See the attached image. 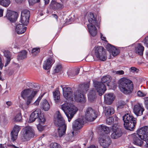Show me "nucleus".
I'll use <instances>...</instances> for the list:
<instances>
[{"label":"nucleus","mask_w":148,"mask_h":148,"mask_svg":"<svg viewBox=\"0 0 148 148\" xmlns=\"http://www.w3.org/2000/svg\"><path fill=\"white\" fill-rule=\"evenodd\" d=\"M137 70V69L134 67H132L130 68V71L132 73H134Z\"/></svg>","instance_id":"obj_53"},{"label":"nucleus","mask_w":148,"mask_h":148,"mask_svg":"<svg viewBox=\"0 0 148 148\" xmlns=\"http://www.w3.org/2000/svg\"><path fill=\"white\" fill-rule=\"evenodd\" d=\"M23 137L24 138L28 140L30 138L34 137V133L33 130L29 127H26L23 130Z\"/></svg>","instance_id":"obj_14"},{"label":"nucleus","mask_w":148,"mask_h":148,"mask_svg":"<svg viewBox=\"0 0 148 148\" xmlns=\"http://www.w3.org/2000/svg\"><path fill=\"white\" fill-rule=\"evenodd\" d=\"M114 121V118L112 117H109L107 118L106 122L109 125H112Z\"/></svg>","instance_id":"obj_42"},{"label":"nucleus","mask_w":148,"mask_h":148,"mask_svg":"<svg viewBox=\"0 0 148 148\" xmlns=\"http://www.w3.org/2000/svg\"><path fill=\"white\" fill-rule=\"evenodd\" d=\"M38 92L37 90H34L30 88L24 89L22 91L21 93V96L24 99L27 98L26 103L27 106L29 105L32 102Z\"/></svg>","instance_id":"obj_8"},{"label":"nucleus","mask_w":148,"mask_h":148,"mask_svg":"<svg viewBox=\"0 0 148 148\" xmlns=\"http://www.w3.org/2000/svg\"><path fill=\"white\" fill-rule=\"evenodd\" d=\"M30 12L29 11L27 10H24L21 12V15L25 16L27 18H29Z\"/></svg>","instance_id":"obj_37"},{"label":"nucleus","mask_w":148,"mask_h":148,"mask_svg":"<svg viewBox=\"0 0 148 148\" xmlns=\"http://www.w3.org/2000/svg\"><path fill=\"white\" fill-rule=\"evenodd\" d=\"M40 107L45 111H47L50 108V105L47 100L45 99L41 102Z\"/></svg>","instance_id":"obj_25"},{"label":"nucleus","mask_w":148,"mask_h":148,"mask_svg":"<svg viewBox=\"0 0 148 148\" xmlns=\"http://www.w3.org/2000/svg\"><path fill=\"white\" fill-rule=\"evenodd\" d=\"M111 77L109 75H107L103 77L101 79V82L108 86H109V84L111 82Z\"/></svg>","instance_id":"obj_30"},{"label":"nucleus","mask_w":148,"mask_h":148,"mask_svg":"<svg viewBox=\"0 0 148 148\" xmlns=\"http://www.w3.org/2000/svg\"><path fill=\"white\" fill-rule=\"evenodd\" d=\"M144 50V47L141 44L139 43L135 47V51L136 53L140 55H143Z\"/></svg>","instance_id":"obj_26"},{"label":"nucleus","mask_w":148,"mask_h":148,"mask_svg":"<svg viewBox=\"0 0 148 148\" xmlns=\"http://www.w3.org/2000/svg\"><path fill=\"white\" fill-rule=\"evenodd\" d=\"M101 132H104L106 134H108L109 133L110 130L109 128L106 126L101 125Z\"/></svg>","instance_id":"obj_39"},{"label":"nucleus","mask_w":148,"mask_h":148,"mask_svg":"<svg viewBox=\"0 0 148 148\" xmlns=\"http://www.w3.org/2000/svg\"><path fill=\"white\" fill-rule=\"evenodd\" d=\"M114 97L112 93L106 94L104 96V101L108 105L111 104L114 100Z\"/></svg>","instance_id":"obj_22"},{"label":"nucleus","mask_w":148,"mask_h":148,"mask_svg":"<svg viewBox=\"0 0 148 148\" xmlns=\"http://www.w3.org/2000/svg\"><path fill=\"white\" fill-rule=\"evenodd\" d=\"M94 86L99 95H102L106 90L105 84L100 82H94Z\"/></svg>","instance_id":"obj_11"},{"label":"nucleus","mask_w":148,"mask_h":148,"mask_svg":"<svg viewBox=\"0 0 148 148\" xmlns=\"http://www.w3.org/2000/svg\"><path fill=\"white\" fill-rule=\"evenodd\" d=\"M105 111L106 115L107 117L109 116L110 115L113 114L114 113V108L110 106L106 107Z\"/></svg>","instance_id":"obj_32"},{"label":"nucleus","mask_w":148,"mask_h":148,"mask_svg":"<svg viewBox=\"0 0 148 148\" xmlns=\"http://www.w3.org/2000/svg\"><path fill=\"white\" fill-rule=\"evenodd\" d=\"M23 24H19L16 26L15 30L18 34H21L26 31L27 27L24 26Z\"/></svg>","instance_id":"obj_24"},{"label":"nucleus","mask_w":148,"mask_h":148,"mask_svg":"<svg viewBox=\"0 0 148 148\" xmlns=\"http://www.w3.org/2000/svg\"><path fill=\"white\" fill-rule=\"evenodd\" d=\"M6 104L8 106H10L12 105V103L10 101H7L6 102Z\"/></svg>","instance_id":"obj_58"},{"label":"nucleus","mask_w":148,"mask_h":148,"mask_svg":"<svg viewBox=\"0 0 148 148\" xmlns=\"http://www.w3.org/2000/svg\"><path fill=\"white\" fill-rule=\"evenodd\" d=\"M45 1V4H48L49 1V0H44Z\"/></svg>","instance_id":"obj_62"},{"label":"nucleus","mask_w":148,"mask_h":148,"mask_svg":"<svg viewBox=\"0 0 148 148\" xmlns=\"http://www.w3.org/2000/svg\"><path fill=\"white\" fill-rule=\"evenodd\" d=\"M144 42L146 46L148 47V36L145 38L144 40Z\"/></svg>","instance_id":"obj_50"},{"label":"nucleus","mask_w":148,"mask_h":148,"mask_svg":"<svg viewBox=\"0 0 148 148\" xmlns=\"http://www.w3.org/2000/svg\"><path fill=\"white\" fill-rule=\"evenodd\" d=\"M62 69V66L61 65L59 64L56 66V68L54 70L55 73H58Z\"/></svg>","instance_id":"obj_45"},{"label":"nucleus","mask_w":148,"mask_h":148,"mask_svg":"<svg viewBox=\"0 0 148 148\" xmlns=\"http://www.w3.org/2000/svg\"><path fill=\"white\" fill-rule=\"evenodd\" d=\"M22 117L21 113L17 114L13 119L14 121L16 122H18L20 121L22 119Z\"/></svg>","instance_id":"obj_41"},{"label":"nucleus","mask_w":148,"mask_h":148,"mask_svg":"<svg viewBox=\"0 0 148 148\" xmlns=\"http://www.w3.org/2000/svg\"><path fill=\"white\" fill-rule=\"evenodd\" d=\"M59 128L58 129V133L55 132L54 135L56 137H61L65 134L66 130V125H61L60 126H57Z\"/></svg>","instance_id":"obj_19"},{"label":"nucleus","mask_w":148,"mask_h":148,"mask_svg":"<svg viewBox=\"0 0 148 148\" xmlns=\"http://www.w3.org/2000/svg\"><path fill=\"white\" fill-rule=\"evenodd\" d=\"M1 72L0 71V80L1 81H3L4 80V79H3L2 77L1 74Z\"/></svg>","instance_id":"obj_63"},{"label":"nucleus","mask_w":148,"mask_h":148,"mask_svg":"<svg viewBox=\"0 0 148 148\" xmlns=\"http://www.w3.org/2000/svg\"><path fill=\"white\" fill-rule=\"evenodd\" d=\"M53 95L54 100L56 103H58L60 102V93L59 91L58 90H56L53 92Z\"/></svg>","instance_id":"obj_29"},{"label":"nucleus","mask_w":148,"mask_h":148,"mask_svg":"<svg viewBox=\"0 0 148 148\" xmlns=\"http://www.w3.org/2000/svg\"><path fill=\"white\" fill-rule=\"evenodd\" d=\"M20 129V127L18 125H16L14 127L11 132V139L12 141H14L16 139Z\"/></svg>","instance_id":"obj_21"},{"label":"nucleus","mask_w":148,"mask_h":148,"mask_svg":"<svg viewBox=\"0 0 148 148\" xmlns=\"http://www.w3.org/2000/svg\"><path fill=\"white\" fill-rule=\"evenodd\" d=\"M37 128L40 131H41L43 130V128L42 126L40 124H39L37 125Z\"/></svg>","instance_id":"obj_49"},{"label":"nucleus","mask_w":148,"mask_h":148,"mask_svg":"<svg viewBox=\"0 0 148 148\" xmlns=\"http://www.w3.org/2000/svg\"><path fill=\"white\" fill-rule=\"evenodd\" d=\"M100 145L102 146L109 145L111 142V140L109 136L106 134L101 135L99 138Z\"/></svg>","instance_id":"obj_13"},{"label":"nucleus","mask_w":148,"mask_h":148,"mask_svg":"<svg viewBox=\"0 0 148 148\" xmlns=\"http://www.w3.org/2000/svg\"><path fill=\"white\" fill-rule=\"evenodd\" d=\"M95 92L94 90H92L89 92L88 95V99L91 101H93L96 98Z\"/></svg>","instance_id":"obj_35"},{"label":"nucleus","mask_w":148,"mask_h":148,"mask_svg":"<svg viewBox=\"0 0 148 148\" xmlns=\"http://www.w3.org/2000/svg\"><path fill=\"white\" fill-rule=\"evenodd\" d=\"M124 125L126 129L130 131L133 130L136 124V119L130 114L127 113L123 117Z\"/></svg>","instance_id":"obj_6"},{"label":"nucleus","mask_w":148,"mask_h":148,"mask_svg":"<svg viewBox=\"0 0 148 148\" xmlns=\"http://www.w3.org/2000/svg\"><path fill=\"white\" fill-rule=\"evenodd\" d=\"M95 14L90 13L88 15V19L89 24L87 27L90 35L93 37L95 36L97 33L96 27H98V23L96 18Z\"/></svg>","instance_id":"obj_3"},{"label":"nucleus","mask_w":148,"mask_h":148,"mask_svg":"<svg viewBox=\"0 0 148 148\" xmlns=\"http://www.w3.org/2000/svg\"><path fill=\"white\" fill-rule=\"evenodd\" d=\"M125 103L123 101H120L118 102L117 104V108L121 109L123 108L125 105Z\"/></svg>","instance_id":"obj_40"},{"label":"nucleus","mask_w":148,"mask_h":148,"mask_svg":"<svg viewBox=\"0 0 148 148\" xmlns=\"http://www.w3.org/2000/svg\"><path fill=\"white\" fill-rule=\"evenodd\" d=\"M145 103L146 105V108L148 110V99L145 100Z\"/></svg>","instance_id":"obj_56"},{"label":"nucleus","mask_w":148,"mask_h":148,"mask_svg":"<svg viewBox=\"0 0 148 148\" xmlns=\"http://www.w3.org/2000/svg\"><path fill=\"white\" fill-rule=\"evenodd\" d=\"M79 69H77L75 71V73H73V72H72V73H71V74H70V73H68V75H70V76L73 77L75 75H77L79 72Z\"/></svg>","instance_id":"obj_46"},{"label":"nucleus","mask_w":148,"mask_h":148,"mask_svg":"<svg viewBox=\"0 0 148 148\" xmlns=\"http://www.w3.org/2000/svg\"><path fill=\"white\" fill-rule=\"evenodd\" d=\"M51 148H60L61 146L56 143H52L50 145Z\"/></svg>","instance_id":"obj_44"},{"label":"nucleus","mask_w":148,"mask_h":148,"mask_svg":"<svg viewBox=\"0 0 148 148\" xmlns=\"http://www.w3.org/2000/svg\"><path fill=\"white\" fill-rule=\"evenodd\" d=\"M119 88L123 93L128 94L131 93L133 89V84L130 79L122 78L119 80Z\"/></svg>","instance_id":"obj_4"},{"label":"nucleus","mask_w":148,"mask_h":148,"mask_svg":"<svg viewBox=\"0 0 148 148\" xmlns=\"http://www.w3.org/2000/svg\"><path fill=\"white\" fill-rule=\"evenodd\" d=\"M112 132L110 136L112 139H117L122 136V131L121 129L118 128L116 125L115 124L112 126Z\"/></svg>","instance_id":"obj_12"},{"label":"nucleus","mask_w":148,"mask_h":148,"mask_svg":"<svg viewBox=\"0 0 148 148\" xmlns=\"http://www.w3.org/2000/svg\"><path fill=\"white\" fill-rule=\"evenodd\" d=\"M144 110V109L142 104L138 103L134 106L133 111L134 113L137 115H141Z\"/></svg>","instance_id":"obj_18"},{"label":"nucleus","mask_w":148,"mask_h":148,"mask_svg":"<svg viewBox=\"0 0 148 148\" xmlns=\"http://www.w3.org/2000/svg\"><path fill=\"white\" fill-rule=\"evenodd\" d=\"M106 49L107 50L112 53V55L114 56H116L119 53V50L111 45H108Z\"/></svg>","instance_id":"obj_23"},{"label":"nucleus","mask_w":148,"mask_h":148,"mask_svg":"<svg viewBox=\"0 0 148 148\" xmlns=\"http://www.w3.org/2000/svg\"><path fill=\"white\" fill-rule=\"evenodd\" d=\"M40 52V49L39 48H34L32 50V54L33 56H35L38 55Z\"/></svg>","instance_id":"obj_38"},{"label":"nucleus","mask_w":148,"mask_h":148,"mask_svg":"<svg viewBox=\"0 0 148 148\" xmlns=\"http://www.w3.org/2000/svg\"><path fill=\"white\" fill-rule=\"evenodd\" d=\"M55 62V60L52 57H50L45 61L43 65V68L45 70H48L50 69L52 65Z\"/></svg>","instance_id":"obj_20"},{"label":"nucleus","mask_w":148,"mask_h":148,"mask_svg":"<svg viewBox=\"0 0 148 148\" xmlns=\"http://www.w3.org/2000/svg\"><path fill=\"white\" fill-rule=\"evenodd\" d=\"M44 94H43L39 96L35 102H34L33 103L34 105L35 106H38L39 104L40 100L44 96Z\"/></svg>","instance_id":"obj_43"},{"label":"nucleus","mask_w":148,"mask_h":148,"mask_svg":"<svg viewBox=\"0 0 148 148\" xmlns=\"http://www.w3.org/2000/svg\"><path fill=\"white\" fill-rule=\"evenodd\" d=\"M6 17L9 20L12 22H15L18 17V14L16 12L10 10H8Z\"/></svg>","instance_id":"obj_17"},{"label":"nucleus","mask_w":148,"mask_h":148,"mask_svg":"<svg viewBox=\"0 0 148 148\" xmlns=\"http://www.w3.org/2000/svg\"><path fill=\"white\" fill-rule=\"evenodd\" d=\"M29 18L21 15L20 22L24 25H27L29 22Z\"/></svg>","instance_id":"obj_34"},{"label":"nucleus","mask_w":148,"mask_h":148,"mask_svg":"<svg viewBox=\"0 0 148 148\" xmlns=\"http://www.w3.org/2000/svg\"><path fill=\"white\" fill-rule=\"evenodd\" d=\"M101 39L107 42L106 40V38L105 37H104L103 36V35L101 33Z\"/></svg>","instance_id":"obj_54"},{"label":"nucleus","mask_w":148,"mask_h":148,"mask_svg":"<svg viewBox=\"0 0 148 148\" xmlns=\"http://www.w3.org/2000/svg\"><path fill=\"white\" fill-rule=\"evenodd\" d=\"M3 65L2 64V62H1V57H0V70L2 69V68L3 67Z\"/></svg>","instance_id":"obj_55"},{"label":"nucleus","mask_w":148,"mask_h":148,"mask_svg":"<svg viewBox=\"0 0 148 148\" xmlns=\"http://www.w3.org/2000/svg\"><path fill=\"white\" fill-rule=\"evenodd\" d=\"M7 146L9 148H19L13 145H7Z\"/></svg>","instance_id":"obj_52"},{"label":"nucleus","mask_w":148,"mask_h":148,"mask_svg":"<svg viewBox=\"0 0 148 148\" xmlns=\"http://www.w3.org/2000/svg\"><path fill=\"white\" fill-rule=\"evenodd\" d=\"M4 56L6 58L5 66H7L10 63L11 57V55L10 52L8 50H5L3 52Z\"/></svg>","instance_id":"obj_28"},{"label":"nucleus","mask_w":148,"mask_h":148,"mask_svg":"<svg viewBox=\"0 0 148 148\" xmlns=\"http://www.w3.org/2000/svg\"><path fill=\"white\" fill-rule=\"evenodd\" d=\"M29 2H31L33 3H38L40 1V0H29Z\"/></svg>","instance_id":"obj_51"},{"label":"nucleus","mask_w":148,"mask_h":148,"mask_svg":"<svg viewBox=\"0 0 148 148\" xmlns=\"http://www.w3.org/2000/svg\"><path fill=\"white\" fill-rule=\"evenodd\" d=\"M84 122L81 119H78L75 120L73 123L72 128L73 131L72 132L73 135H74V131H76L81 128L83 125Z\"/></svg>","instance_id":"obj_15"},{"label":"nucleus","mask_w":148,"mask_h":148,"mask_svg":"<svg viewBox=\"0 0 148 148\" xmlns=\"http://www.w3.org/2000/svg\"><path fill=\"white\" fill-rule=\"evenodd\" d=\"M105 49L101 46H96L91 52V54L99 60L104 61L107 59Z\"/></svg>","instance_id":"obj_7"},{"label":"nucleus","mask_w":148,"mask_h":148,"mask_svg":"<svg viewBox=\"0 0 148 148\" xmlns=\"http://www.w3.org/2000/svg\"><path fill=\"white\" fill-rule=\"evenodd\" d=\"M11 3L10 0H1L0 5L4 7H8Z\"/></svg>","instance_id":"obj_36"},{"label":"nucleus","mask_w":148,"mask_h":148,"mask_svg":"<svg viewBox=\"0 0 148 148\" xmlns=\"http://www.w3.org/2000/svg\"><path fill=\"white\" fill-rule=\"evenodd\" d=\"M97 116L96 111L92 108H88L85 112V118L87 121L91 122L95 120Z\"/></svg>","instance_id":"obj_10"},{"label":"nucleus","mask_w":148,"mask_h":148,"mask_svg":"<svg viewBox=\"0 0 148 148\" xmlns=\"http://www.w3.org/2000/svg\"><path fill=\"white\" fill-rule=\"evenodd\" d=\"M51 7L53 9H60L63 8L62 4L52 0L50 4Z\"/></svg>","instance_id":"obj_27"},{"label":"nucleus","mask_w":148,"mask_h":148,"mask_svg":"<svg viewBox=\"0 0 148 148\" xmlns=\"http://www.w3.org/2000/svg\"><path fill=\"white\" fill-rule=\"evenodd\" d=\"M27 52L25 50H23L21 51L18 56V60H22L27 58Z\"/></svg>","instance_id":"obj_33"},{"label":"nucleus","mask_w":148,"mask_h":148,"mask_svg":"<svg viewBox=\"0 0 148 148\" xmlns=\"http://www.w3.org/2000/svg\"><path fill=\"white\" fill-rule=\"evenodd\" d=\"M15 1L17 3H19L22 2L24 0H15Z\"/></svg>","instance_id":"obj_61"},{"label":"nucleus","mask_w":148,"mask_h":148,"mask_svg":"<svg viewBox=\"0 0 148 148\" xmlns=\"http://www.w3.org/2000/svg\"><path fill=\"white\" fill-rule=\"evenodd\" d=\"M114 73L115 74L119 75H123L124 73V72L123 70L115 71L114 72Z\"/></svg>","instance_id":"obj_47"},{"label":"nucleus","mask_w":148,"mask_h":148,"mask_svg":"<svg viewBox=\"0 0 148 148\" xmlns=\"http://www.w3.org/2000/svg\"><path fill=\"white\" fill-rule=\"evenodd\" d=\"M38 118V122L41 124H43L45 122V119L44 115L41 114L40 109H38L32 112L29 120V122L32 123L35 121L36 119Z\"/></svg>","instance_id":"obj_9"},{"label":"nucleus","mask_w":148,"mask_h":148,"mask_svg":"<svg viewBox=\"0 0 148 148\" xmlns=\"http://www.w3.org/2000/svg\"><path fill=\"white\" fill-rule=\"evenodd\" d=\"M61 86L62 88L63 96L66 99L71 101L74 100L77 102L81 103H84L86 102L85 96L80 90H76L73 93L70 87L63 88L62 85Z\"/></svg>","instance_id":"obj_1"},{"label":"nucleus","mask_w":148,"mask_h":148,"mask_svg":"<svg viewBox=\"0 0 148 148\" xmlns=\"http://www.w3.org/2000/svg\"><path fill=\"white\" fill-rule=\"evenodd\" d=\"M79 89L77 90H80L82 93L86 92L88 89L89 87V84L88 83L86 84H82L79 86Z\"/></svg>","instance_id":"obj_31"},{"label":"nucleus","mask_w":148,"mask_h":148,"mask_svg":"<svg viewBox=\"0 0 148 148\" xmlns=\"http://www.w3.org/2000/svg\"><path fill=\"white\" fill-rule=\"evenodd\" d=\"M52 16H53V17L55 18L56 19H58V17L56 14H52Z\"/></svg>","instance_id":"obj_59"},{"label":"nucleus","mask_w":148,"mask_h":148,"mask_svg":"<svg viewBox=\"0 0 148 148\" xmlns=\"http://www.w3.org/2000/svg\"><path fill=\"white\" fill-rule=\"evenodd\" d=\"M137 94L138 96L139 97H145L146 95V94L143 93L140 90L138 92Z\"/></svg>","instance_id":"obj_48"},{"label":"nucleus","mask_w":148,"mask_h":148,"mask_svg":"<svg viewBox=\"0 0 148 148\" xmlns=\"http://www.w3.org/2000/svg\"><path fill=\"white\" fill-rule=\"evenodd\" d=\"M12 47H13L14 48H18V46L16 45L12 44Z\"/></svg>","instance_id":"obj_64"},{"label":"nucleus","mask_w":148,"mask_h":148,"mask_svg":"<svg viewBox=\"0 0 148 148\" xmlns=\"http://www.w3.org/2000/svg\"><path fill=\"white\" fill-rule=\"evenodd\" d=\"M134 144L140 146L144 143L142 140L145 142V146L148 147V126H145L138 129L137 133H134L131 136Z\"/></svg>","instance_id":"obj_2"},{"label":"nucleus","mask_w":148,"mask_h":148,"mask_svg":"<svg viewBox=\"0 0 148 148\" xmlns=\"http://www.w3.org/2000/svg\"><path fill=\"white\" fill-rule=\"evenodd\" d=\"M3 10L0 8V17H2L3 16Z\"/></svg>","instance_id":"obj_57"},{"label":"nucleus","mask_w":148,"mask_h":148,"mask_svg":"<svg viewBox=\"0 0 148 148\" xmlns=\"http://www.w3.org/2000/svg\"><path fill=\"white\" fill-rule=\"evenodd\" d=\"M88 148H97L94 145H92L88 147Z\"/></svg>","instance_id":"obj_60"},{"label":"nucleus","mask_w":148,"mask_h":148,"mask_svg":"<svg viewBox=\"0 0 148 148\" xmlns=\"http://www.w3.org/2000/svg\"><path fill=\"white\" fill-rule=\"evenodd\" d=\"M62 109L64 111L70 122L78 110V109L74 105L69 103H65L61 106Z\"/></svg>","instance_id":"obj_5"},{"label":"nucleus","mask_w":148,"mask_h":148,"mask_svg":"<svg viewBox=\"0 0 148 148\" xmlns=\"http://www.w3.org/2000/svg\"><path fill=\"white\" fill-rule=\"evenodd\" d=\"M55 116L57 118L54 120V124L56 126H60L61 125H65L64 120L59 111H57Z\"/></svg>","instance_id":"obj_16"}]
</instances>
